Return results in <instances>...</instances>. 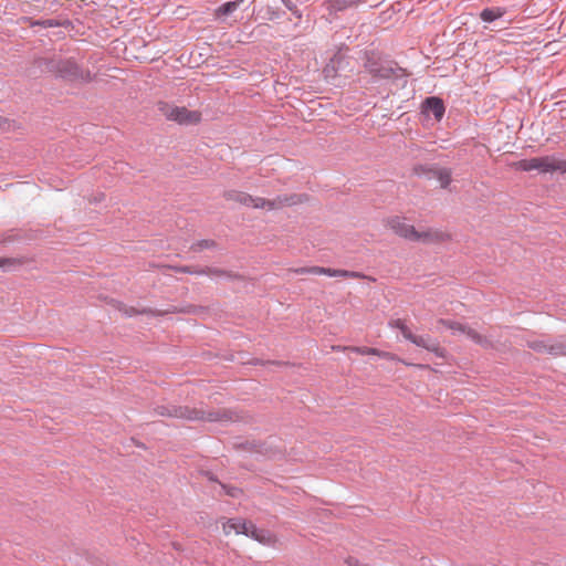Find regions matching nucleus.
<instances>
[{"instance_id":"nucleus-1","label":"nucleus","mask_w":566,"mask_h":566,"mask_svg":"<svg viewBox=\"0 0 566 566\" xmlns=\"http://www.w3.org/2000/svg\"><path fill=\"white\" fill-rule=\"evenodd\" d=\"M223 197L228 201H234L242 206L247 207H253L258 209H266V210H274L280 209L285 206H293L298 202H301L300 197L297 196H291V197H276L273 200H266L264 198L260 197H252L251 195L238 191V190H228L223 193Z\"/></svg>"},{"instance_id":"nucleus-2","label":"nucleus","mask_w":566,"mask_h":566,"mask_svg":"<svg viewBox=\"0 0 566 566\" xmlns=\"http://www.w3.org/2000/svg\"><path fill=\"white\" fill-rule=\"evenodd\" d=\"M158 109L166 119L179 125H196L201 120L199 111H190L185 106H177L166 102L158 103Z\"/></svg>"},{"instance_id":"nucleus-3","label":"nucleus","mask_w":566,"mask_h":566,"mask_svg":"<svg viewBox=\"0 0 566 566\" xmlns=\"http://www.w3.org/2000/svg\"><path fill=\"white\" fill-rule=\"evenodd\" d=\"M527 346L538 354H547L554 357L566 356V342L564 340L538 337L528 339Z\"/></svg>"},{"instance_id":"nucleus-4","label":"nucleus","mask_w":566,"mask_h":566,"mask_svg":"<svg viewBox=\"0 0 566 566\" xmlns=\"http://www.w3.org/2000/svg\"><path fill=\"white\" fill-rule=\"evenodd\" d=\"M54 72L57 76L69 81H91V73L82 71L72 60L59 61L54 66Z\"/></svg>"},{"instance_id":"nucleus-5","label":"nucleus","mask_w":566,"mask_h":566,"mask_svg":"<svg viewBox=\"0 0 566 566\" xmlns=\"http://www.w3.org/2000/svg\"><path fill=\"white\" fill-rule=\"evenodd\" d=\"M159 413L161 416H169L186 420H209L214 421L219 418L214 416L213 413H209L207 417L205 416V412L201 410L190 409L188 407H172L171 409L161 407L159 410Z\"/></svg>"},{"instance_id":"nucleus-6","label":"nucleus","mask_w":566,"mask_h":566,"mask_svg":"<svg viewBox=\"0 0 566 566\" xmlns=\"http://www.w3.org/2000/svg\"><path fill=\"white\" fill-rule=\"evenodd\" d=\"M452 240V235L450 232L441 229H426L418 230L416 241L424 244H442L450 242Z\"/></svg>"},{"instance_id":"nucleus-7","label":"nucleus","mask_w":566,"mask_h":566,"mask_svg":"<svg viewBox=\"0 0 566 566\" xmlns=\"http://www.w3.org/2000/svg\"><path fill=\"white\" fill-rule=\"evenodd\" d=\"M387 226L399 237L416 241L418 230L412 224L406 223L403 218L392 217L388 219Z\"/></svg>"},{"instance_id":"nucleus-8","label":"nucleus","mask_w":566,"mask_h":566,"mask_svg":"<svg viewBox=\"0 0 566 566\" xmlns=\"http://www.w3.org/2000/svg\"><path fill=\"white\" fill-rule=\"evenodd\" d=\"M343 350H349L359 355H375L385 359L389 360H398L402 364L410 366L411 364L405 361L403 359L399 358L396 354H392L390 352L380 350L378 348L374 347H367V346H346L342 347Z\"/></svg>"},{"instance_id":"nucleus-9","label":"nucleus","mask_w":566,"mask_h":566,"mask_svg":"<svg viewBox=\"0 0 566 566\" xmlns=\"http://www.w3.org/2000/svg\"><path fill=\"white\" fill-rule=\"evenodd\" d=\"M538 171L544 174L559 171L562 174H565L566 160L557 158L555 156L538 157Z\"/></svg>"},{"instance_id":"nucleus-10","label":"nucleus","mask_w":566,"mask_h":566,"mask_svg":"<svg viewBox=\"0 0 566 566\" xmlns=\"http://www.w3.org/2000/svg\"><path fill=\"white\" fill-rule=\"evenodd\" d=\"M422 113L432 114L436 120L440 122L444 115L446 107L440 97H427L421 105Z\"/></svg>"},{"instance_id":"nucleus-11","label":"nucleus","mask_w":566,"mask_h":566,"mask_svg":"<svg viewBox=\"0 0 566 566\" xmlns=\"http://www.w3.org/2000/svg\"><path fill=\"white\" fill-rule=\"evenodd\" d=\"M295 273H312V274H326L329 276H347V277H360L361 275L358 272H349L345 270H332L322 266H312V268H302L295 270Z\"/></svg>"},{"instance_id":"nucleus-12","label":"nucleus","mask_w":566,"mask_h":566,"mask_svg":"<svg viewBox=\"0 0 566 566\" xmlns=\"http://www.w3.org/2000/svg\"><path fill=\"white\" fill-rule=\"evenodd\" d=\"M251 527L252 523L243 518H229L222 524V530L226 535L234 532L235 534H244L248 536Z\"/></svg>"},{"instance_id":"nucleus-13","label":"nucleus","mask_w":566,"mask_h":566,"mask_svg":"<svg viewBox=\"0 0 566 566\" xmlns=\"http://www.w3.org/2000/svg\"><path fill=\"white\" fill-rule=\"evenodd\" d=\"M389 326L401 332L402 336L415 345H424V337L415 335L401 318L391 319Z\"/></svg>"},{"instance_id":"nucleus-14","label":"nucleus","mask_w":566,"mask_h":566,"mask_svg":"<svg viewBox=\"0 0 566 566\" xmlns=\"http://www.w3.org/2000/svg\"><path fill=\"white\" fill-rule=\"evenodd\" d=\"M248 536L264 545H273L276 543V536L273 533L258 528L253 523Z\"/></svg>"},{"instance_id":"nucleus-15","label":"nucleus","mask_w":566,"mask_h":566,"mask_svg":"<svg viewBox=\"0 0 566 566\" xmlns=\"http://www.w3.org/2000/svg\"><path fill=\"white\" fill-rule=\"evenodd\" d=\"M354 0H325L324 6L329 13L345 10L354 4Z\"/></svg>"},{"instance_id":"nucleus-16","label":"nucleus","mask_w":566,"mask_h":566,"mask_svg":"<svg viewBox=\"0 0 566 566\" xmlns=\"http://www.w3.org/2000/svg\"><path fill=\"white\" fill-rule=\"evenodd\" d=\"M512 167L516 170L521 171H532L537 170L538 171V157L531 158V159H522L512 165Z\"/></svg>"},{"instance_id":"nucleus-17","label":"nucleus","mask_w":566,"mask_h":566,"mask_svg":"<svg viewBox=\"0 0 566 566\" xmlns=\"http://www.w3.org/2000/svg\"><path fill=\"white\" fill-rule=\"evenodd\" d=\"M469 338H471L478 345L490 348L492 347V343L483 335L479 334L475 329L467 326V331L463 332Z\"/></svg>"},{"instance_id":"nucleus-18","label":"nucleus","mask_w":566,"mask_h":566,"mask_svg":"<svg viewBox=\"0 0 566 566\" xmlns=\"http://www.w3.org/2000/svg\"><path fill=\"white\" fill-rule=\"evenodd\" d=\"M505 14L503 8H486L482 10L480 17L484 22H493L494 20L502 18Z\"/></svg>"},{"instance_id":"nucleus-19","label":"nucleus","mask_w":566,"mask_h":566,"mask_svg":"<svg viewBox=\"0 0 566 566\" xmlns=\"http://www.w3.org/2000/svg\"><path fill=\"white\" fill-rule=\"evenodd\" d=\"M437 179L439 180L442 188H447L451 182V171L450 169L442 168L438 169L434 172Z\"/></svg>"},{"instance_id":"nucleus-20","label":"nucleus","mask_w":566,"mask_h":566,"mask_svg":"<svg viewBox=\"0 0 566 566\" xmlns=\"http://www.w3.org/2000/svg\"><path fill=\"white\" fill-rule=\"evenodd\" d=\"M419 347L426 348L429 352H432L436 356L446 358L447 352L443 347H441L439 344H430L424 338V345H418Z\"/></svg>"},{"instance_id":"nucleus-21","label":"nucleus","mask_w":566,"mask_h":566,"mask_svg":"<svg viewBox=\"0 0 566 566\" xmlns=\"http://www.w3.org/2000/svg\"><path fill=\"white\" fill-rule=\"evenodd\" d=\"M419 347L426 348L429 352H432L436 356L446 358L447 352L443 347H441L439 344H430L424 338V345H418Z\"/></svg>"},{"instance_id":"nucleus-22","label":"nucleus","mask_w":566,"mask_h":566,"mask_svg":"<svg viewBox=\"0 0 566 566\" xmlns=\"http://www.w3.org/2000/svg\"><path fill=\"white\" fill-rule=\"evenodd\" d=\"M439 324L446 326L447 328L454 331V332H461L463 333L467 331V325H463L459 322L450 321V319H440Z\"/></svg>"},{"instance_id":"nucleus-23","label":"nucleus","mask_w":566,"mask_h":566,"mask_svg":"<svg viewBox=\"0 0 566 566\" xmlns=\"http://www.w3.org/2000/svg\"><path fill=\"white\" fill-rule=\"evenodd\" d=\"M214 247V241H211V240H201L197 243H195L192 247H191V250L193 251H201L203 249H208V248H212Z\"/></svg>"},{"instance_id":"nucleus-24","label":"nucleus","mask_w":566,"mask_h":566,"mask_svg":"<svg viewBox=\"0 0 566 566\" xmlns=\"http://www.w3.org/2000/svg\"><path fill=\"white\" fill-rule=\"evenodd\" d=\"M177 270L180 272H186V273H206V274L212 273V271L210 269H208L207 271H191L190 268H188V266L178 268Z\"/></svg>"},{"instance_id":"nucleus-25","label":"nucleus","mask_w":566,"mask_h":566,"mask_svg":"<svg viewBox=\"0 0 566 566\" xmlns=\"http://www.w3.org/2000/svg\"><path fill=\"white\" fill-rule=\"evenodd\" d=\"M346 564H347L348 566H367V565H363V564H360V563H359V560H358V559H356L355 557H348V558L346 559Z\"/></svg>"},{"instance_id":"nucleus-26","label":"nucleus","mask_w":566,"mask_h":566,"mask_svg":"<svg viewBox=\"0 0 566 566\" xmlns=\"http://www.w3.org/2000/svg\"><path fill=\"white\" fill-rule=\"evenodd\" d=\"M241 491L239 489H235V488H231L229 490H227V493L230 495V496H238V494L240 493Z\"/></svg>"},{"instance_id":"nucleus-27","label":"nucleus","mask_w":566,"mask_h":566,"mask_svg":"<svg viewBox=\"0 0 566 566\" xmlns=\"http://www.w3.org/2000/svg\"><path fill=\"white\" fill-rule=\"evenodd\" d=\"M7 126H9V122H8V119H7V118H4V117H1V116H0V128H2V129H3V128H6Z\"/></svg>"},{"instance_id":"nucleus-28","label":"nucleus","mask_w":566,"mask_h":566,"mask_svg":"<svg viewBox=\"0 0 566 566\" xmlns=\"http://www.w3.org/2000/svg\"><path fill=\"white\" fill-rule=\"evenodd\" d=\"M36 24H39V25H43V27H52V25H54V24L52 23V21L36 22Z\"/></svg>"},{"instance_id":"nucleus-29","label":"nucleus","mask_w":566,"mask_h":566,"mask_svg":"<svg viewBox=\"0 0 566 566\" xmlns=\"http://www.w3.org/2000/svg\"><path fill=\"white\" fill-rule=\"evenodd\" d=\"M10 261L7 260V259H0V268L3 266L4 264L9 263Z\"/></svg>"},{"instance_id":"nucleus-30","label":"nucleus","mask_w":566,"mask_h":566,"mask_svg":"<svg viewBox=\"0 0 566 566\" xmlns=\"http://www.w3.org/2000/svg\"><path fill=\"white\" fill-rule=\"evenodd\" d=\"M126 313H127L128 315H133V314H137L138 312H137V311H135L134 308H130V311H129V312H126Z\"/></svg>"},{"instance_id":"nucleus-31","label":"nucleus","mask_w":566,"mask_h":566,"mask_svg":"<svg viewBox=\"0 0 566 566\" xmlns=\"http://www.w3.org/2000/svg\"><path fill=\"white\" fill-rule=\"evenodd\" d=\"M417 367L422 368V369H429L430 368L428 365H417Z\"/></svg>"}]
</instances>
